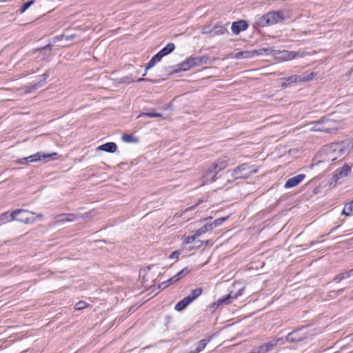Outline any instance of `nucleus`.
I'll return each mask as SVG.
<instances>
[{
	"label": "nucleus",
	"instance_id": "23",
	"mask_svg": "<svg viewBox=\"0 0 353 353\" xmlns=\"http://www.w3.org/2000/svg\"><path fill=\"white\" fill-rule=\"evenodd\" d=\"M202 289L201 288H196L191 291L190 294L187 296L191 299L192 302L196 298H198L202 293Z\"/></svg>",
	"mask_w": 353,
	"mask_h": 353
},
{
	"label": "nucleus",
	"instance_id": "33",
	"mask_svg": "<svg viewBox=\"0 0 353 353\" xmlns=\"http://www.w3.org/2000/svg\"><path fill=\"white\" fill-rule=\"evenodd\" d=\"M228 32L227 28L224 27H219L216 28L215 30L213 31L214 35H219V34H223L225 33Z\"/></svg>",
	"mask_w": 353,
	"mask_h": 353
},
{
	"label": "nucleus",
	"instance_id": "37",
	"mask_svg": "<svg viewBox=\"0 0 353 353\" xmlns=\"http://www.w3.org/2000/svg\"><path fill=\"white\" fill-rule=\"evenodd\" d=\"M34 3V0L30 1L24 3L21 8V13L24 12L28 8H29Z\"/></svg>",
	"mask_w": 353,
	"mask_h": 353
},
{
	"label": "nucleus",
	"instance_id": "21",
	"mask_svg": "<svg viewBox=\"0 0 353 353\" xmlns=\"http://www.w3.org/2000/svg\"><path fill=\"white\" fill-rule=\"evenodd\" d=\"M342 214L347 216L353 215V200L345 205Z\"/></svg>",
	"mask_w": 353,
	"mask_h": 353
},
{
	"label": "nucleus",
	"instance_id": "12",
	"mask_svg": "<svg viewBox=\"0 0 353 353\" xmlns=\"http://www.w3.org/2000/svg\"><path fill=\"white\" fill-rule=\"evenodd\" d=\"M351 171V167L348 165H345L339 170H338L336 174L333 176L334 181H338L339 179L347 176Z\"/></svg>",
	"mask_w": 353,
	"mask_h": 353
},
{
	"label": "nucleus",
	"instance_id": "41",
	"mask_svg": "<svg viewBox=\"0 0 353 353\" xmlns=\"http://www.w3.org/2000/svg\"><path fill=\"white\" fill-rule=\"evenodd\" d=\"M155 64L156 62L152 59H151V60L147 63V65L145 67V71L154 67Z\"/></svg>",
	"mask_w": 353,
	"mask_h": 353
},
{
	"label": "nucleus",
	"instance_id": "2",
	"mask_svg": "<svg viewBox=\"0 0 353 353\" xmlns=\"http://www.w3.org/2000/svg\"><path fill=\"white\" fill-rule=\"evenodd\" d=\"M228 165L227 161H217L211 165L205 172L203 179V183H208L215 181L216 174L225 169Z\"/></svg>",
	"mask_w": 353,
	"mask_h": 353
},
{
	"label": "nucleus",
	"instance_id": "10",
	"mask_svg": "<svg viewBox=\"0 0 353 353\" xmlns=\"http://www.w3.org/2000/svg\"><path fill=\"white\" fill-rule=\"evenodd\" d=\"M305 177L303 174H298L294 177L289 179L285 183V188H291L299 185Z\"/></svg>",
	"mask_w": 353,
	"mask_h": 353
},
{
	"label": "nucleus",
	"instance_id": "45",
	"mask_svg": "<svg viewBox=\"0 0 353 353\" xmlns=\"http://www.w3.org/2000/svg\"><path fill=\"white\" fill-rule=\"evenodd\" d=\"M41 86L40 84H35L33 87L34 89H37L38 88H39Z\"/></svg>",
	"mask_w": 353,
	"mask_h": 353
},
{
	"label": "nucleus",
	"instance_id": "7",
	"mask_svg": "<svg viewBox=\"0 0 353 353\" xmlns=\"http://www.w3.org/2000/svg\"><path fill=\"white\" fill-rule=\"evenodd\" d=\"M277 53L279 54L278 60L281 61H290L299 57H303V53H299L294 51L282 50L277 51Z\"/></svg>",
	"mask_w": 353,
	"mask_h": 353
},
{
	"label": "nucleus",
	"instance_id": "19",
	"mask_svg": "<svg viewBox=\"0 0 353 353\" xmlns=\"http://www.w3.org/2000/svg\"><path fill=\"white\" fill-rule=\"evenodd\" d=\"M189 270H188V268H184L181 271H180L179 272H178L176 275H174V276H172V278H170L169 280H168V282L169 283H176L178 281H179L182 276H185V275H187L188 273H189Z\"/></svg>",
	"mask_w": 353,
	"mask_h": 353
},
{
	"label": "nucleus",
	"instance_id": "5",
	"mask_svg": "<svg viewBox=\"0 0 353 353\" xmlns=\"http://www.w3.org/2000/svg\"><path fill=\"white\" fill-rule=\"evenodd\" d=\"M283 19L282 12H270L259 19V24L261 26H272L281 22Z\"/></svg>",
	"mask_w": 353,
	"mask_h": 353
},
{
	"label": "nucleus",
	"instance_id": "29",
	"mask_svg": "<svg viewBox=\"0 0 353 353\" xmlns=\"http://www.w3.org/2000/svg\"><path fill=\"white\" fill-rule=\"evenodd\" d=\"M347 278H349V275L346 271V272H343L335 276L334 278L333 279V281H334L336 283H339L342 280L347 279Z\"/></svg>",
	"mask_w": 353,
	"mask_h": 353
},
{
	"label": "nucleus",
	"instance_id": "39",
	"mask_svg": "<svg viewBox=\"0 0 353 353\" xmlns=\"http://www.w3.org/2000/svg\"><path fill=\"white\" fill-rule=\"evenodd\" d=\"M181 254V252L179 250H176L173 252L170 256L169 258L171 259L177 260Z\"/></svg>",
	"mask_w": 353,
	"mask_h": 353
},
{
	"label": "nucleus",
	"instance_id": "46",
	"mask_svg": "<svg viewBox=\"0 0 353 353\" xmlns=\"http://www.w3.org/2000/svg\"><path fill=\"white\" fill-rule=\"evenodd\" d=\"M145 81V79H143V78H140V79L137 80V81H138V82H141V81Z\"/></svg>",
	"mask_w": 353,
	"mask_h": 353
},
{
	"label": "nucleus",
	"instance_id": "1",
	"mask_svg": "<svg viewBox=\"0 0 353 353\" xmlns=\"http://www.w3.org/2000/svg\"><path fill=\"white\" fill-rule=\"evenodd\" d=\"M353 148V141L345 140L341 143H333L324 148L326 160L334 161L344 154L348 153Z\"/></svg>",
	"mask_w": 353,
	"mask_h": 353
},
{
	"label": "nucleus",
	"instance_id": "32",
	"mask_svg": "<svg viewBox=\"0 0 353 353\" xmlns=\"http://www.w3.org/2000/svg\"><path fill=\"white\" fill-rule=\"evenodd\" d=\"M226 219L227 217L219 218L214 220L213 222L210 223V224L212 225V227L214 229L216 226L221 225Z\"/></svg>",
	"mask_w": 353,
	"mask_h": 353
},
{
	"label": "nucleus",
	"instance_id": "16",
	"mask_svg": "<svg viewBox=\"0 0 353 353\" xmlns=\"http://www.w3.org/2000/svg\"><path fill=\"white\" fill-rule=\"evenodd\" d=\"M316 74L314 72H304L302 74L296 75L297 83L307 82L314 78Z\"/></svg>",
	"mask_w": 353,
	"mask_h": 353
},
{
	"label": "nucleus",
	"instance_id": "27",
	"mask_svg": "<svg viewBox=\"0 0 353 353\" xmlns=\"http://www.w3.org/2000/svg\"><path fill=\"white\" fill-rule=\"evenodd\" d=\"M323 119L319 120L317 122L313 123V126L311 128V130L314 131H321L323 132Z\"/></svg>",
	"mask_w": 353,
	"mask_h": 353
},
{
	"label": "nucleus",
	"instance_id": "13",
	"mask_svg": "<svg viewBox=\"0 0 353 353\" xmlns=\"http://www.w3.org/2000/svg\"><path fill=\"white\" fill-rule=\"evenodd\" d=\"M243 290V288H241V290H239L238 294H235L234 296L232 295V292H231L229 294H228L227 296H225L224 298L218 299L216 302V305L217 306H219L222 304H225V305L229 304L230 303L231 299H236L239 295L241 294V292Z\"/></svg>",
	"mask_w": 353,
	"mask_h": 353
},
{
	"label": "nucleus",
	"instance_id": "15",
	"mask_svg": "<svg viewBox=\"0 0 353 353\" xmlns=\"http://www.w3.org/2000/svg\"><path fill=\"white\" fill-rule=\"evenodd\" d=\"M117 149V144L113 142H109L101 145L97 148V150L104 151L106 152L113 153L116 152Z\"/></svg>",
	"mask_w": 353,
	"mask_h": 353
},
{
	"label": "nucleus",
	"instance_id": "25",
	"mask_svg": "<svg viewBox=\"0 0 353 353\" xmlns=\"http://www.w3.org/2000/svg\"><path fill=\"white\" fill-rule=\"evenodd\" d=\"M76 219L74 214H62L59 216V221H73Z\"/></svg>",
	"mask_w": 353,
	"mask_h": 353
},
{
	"label": "nucleus",
	"instance_id": "47",
	"mask_svg": "<svg viewBox=\"0 0 353 353\" xmlns=\"http://www.w3.org/2000/svg\"><path fill=\"white\" fill-rule=\"evenodd\" d=\"M350 75H353V68L350 71Z\"/></svg>",
	"mask_w": 353,
	"mask_h": 353
},
{
	"label": "nucleus",
	"instance_id": "4",
	"mask_svg": "<svg viewBox=\"0 0 353 353\" xmlns=\"http://www.w3.org/2000/svg\"><path fill=\"white\" fill-rule=\"evenodd\" d=\"M32 214H33L32 212L28 210H17L11 214H9L8 212L4 213L1 215V219L3 221L10 217V221L16 220L20 222L28 223L32 219Z\"/></svg>",
	"mask_w": 353,
	"mask_h": 353
},
{
	"label": "nucleus",
	"instance_id": "40",
	"mask_svg": "<svg viewBox=\"0 0 353 353\" xmlns=\"http://www.w3.org/2000/svg\"><path fill=\"white\" fill-rule=\"evenodd\" d=\"M163 55L159 53V52L154 55L152 59L157 63L159 62L161 59L163 58Z\"/></svg>",
	"mask_w": 353,
	"mask_h": 353
},
{
	"label": "nucleus",
	"instance_id": "11",
	"mask_svg": "<svg viewBox=\"0 0 353 353\" xmlns=\"http://www.w3.org/2000/svg\"><path fill=\"white\" fill-rule=\"evenodd\" d=\"M57 154L56 152L50 154H46L43 152H39L36 154H34L32 155H30L28 157H26V162L32 163V162H37L38 161L41 160L42 159L49 158L52 156L57 155Z\"/></svg>",
	"mask_w": 353,
	"mask_h": 353
},
{
	"label": "nucleus",
	"instance_id": "26",
	"mask_svg": "<svg viewBox=\"0 0 353 353\" xmlns=\"http://www.w3.org/2000/svg\"><path fill=\"white\" fill-rule=\"evenodd\" d=\"M212 230H213L212 225L210 223H207L197 230V235L201 236V234L205 233L206 232Z\"/></svg>",
	"mask_w": 353,
	"mask_h": 353
},
{
	"label": "nucleus",
	"instance_id": "35",
	"mask_svg": "<svg viewBox=\"0 0 353 353\" xmlns=\"http://www.w3.org/2000/svg\"><path fill=\"white\" fill-rule=\"evenodd\" d=\"M121 139L124 142L126 143H131L135 141L134 137L132 135L127 134H123Z\"/></svg>",
	"mask_w": 353,
	"mask_h": 353
},
{
	"label": "nucleus",
	"instance_id": "14",
	"mask_svg": "<svg viewBox=\"0 0 353 353\" xmlns=\"http://www.w3.org/2000/svg\"><path fill=\"white\" fill-rule=\"evenodd\" d=\"M257 54H259V52H256V50L243 51L234 54L233 57L236 59H250L257 56Z\"/></svg>",
	"mask_w": 353,
	"mask_h": 353
},
{
	"label": "nucleus",
	"instance_id": "20",
	"mask_svg": "<svg viewBox=\"0 0 353 353\" xmlns=\"http://www.w3.org/2000/svg\"><path fill=\"white\" fill-rule=\"evenodd\" d=\"M297 83L296 75H291L290 77L281 79V87L285 88L292 83Z\"/></svg>",
	"mask_w": 353,
	"mask_h": 353
},
{
	"label": "nucleus",
	"instance_id": "34",
	"mask_svg": "<svg viewBox=\"0 0 353 353\" xmlns=\"http://www.w3.org/2000/svg\"><path fill=\"white\" fill-rule=\"evenodd\" d=\"M296 334V332H292L291 333H290L288 336H287V341H290V342H295V341H299L301 340V338H296L295 337V334Z\"/></svg>",
	"mask_w": 353,
	"mask_h": 353
},
{
	"label": "nucleus",
	"instance_id": "24",
	"mask_svg": "<svg viewBox=\"0 0 353 353\" xmlns=\"http://www.w3.org/2000/svg\"><path fill=\"white\" fill-rule=\"evenodd\" d=\"M199 236H200V235H197V231H196V233L192 236H184L183 238V244L193 243L195 241V240Z\"/></svg>",
	"mask_w": 353,
	"mask_h": 353
},
{
	"label": "nucleus",
	"instance_id": "48",
	"mask_svg": "<svg viewBox=\"0 0 353 353\" xmlns=\"http://www.w3.org/2000/svg\"><path fill=\"white\" fill-rule=\"evenodd\" d=\"M202 32H203V34H205V33H208L209 32H208V31H207V30H203Z\"/></svg>",
	"mask_w": 353,
	"mask_h": 353
},
{
	"label": "nucleus",
	"instance_id": "36",
	"mask_svg": "<svg viewBox=\"0 0 353 353\" xmlns=\"http://www.w3.org/2000/svg\"><path fill=\"white\" fill-rule=\"evenodd\" d=\"M88 306V303L84 301H79L76 303L74 308L77 310H81L85 308Z\"/></svg>",
	"mask_w": 353,
	"mask_h": 353
},
{
	"label": "nucleus",
	"instance_id": "8",
	"mask_svg": "<svg viewBox=\"0 0 353 353\" xmlns=\"http://www.w3.org/2000/svg\"><path fill=\"white\" fill-rule=\"evenodd\" d=\"M323 132L331 133L337 130L340 127V124L336 121L327 119H323Z\"/></svg>",
	"mask_w": 353,
	"mask_h": 353
},
{
	"label": "nucleus",
	"instance_id": "18",
	"mask_svg": "<svg viewBox=\"0 0 353 353\" xmlns=\"http://www.w3.org/2000/svg\"><path fill=\"white\" fill-rule=\"evenodd\" d=\"M210 339H202L199 341L196 346V348L192 350L190 353H199L201 352L206 346V345L210 342Z\"/></svg>",
	"mask_w": 353,
	"mask_h": 353
},
{
	"label": "nucleus",
	"instance_id": "28",
	"mask_svg": "<svg viewBox=\"0 0 353 353\" xmlns=\"http://www.w3.org/2000/svg\"><path fill=\"white\" fill-rule=\"evenodd\" d=\"M280 339H272L265 343H264L265 346L268 348V350L270 352L272 350L275 346H276L278 342L280 341Z\"/></svg>",
	"mask_w": 353,
	"mask_h": 353
},
{
	"label": "nucleus",
	"instance_id": "43",
	"mask_svg": "<svg viewBox=\"0 0 353 353\" xmlns=\"http://www.w3.org/2000/svg\"><path fill=\"white\" fill-rule=\"evenodd\" d=\"M347 273L349 275V278L351 276H353V269L349 270V271H347Z\"/></svg>",
	"mask_w": 353,
	"mask_h": 353
},
{
	"label": "nucleus",
	"instance_id": "3",
	"mask_svg": "<svg viewBox=\"0 0 353 353\" xmlns=\"http://www.w3.org/2000/svg\"><path fill=\"white\" fill-rule=\"evenodd\" d=\"M257 170L248 163H243L232 170L228 172L234 179H245L252 174L256 173Z\"/></svg>",
	"mask_w": 353,
	"mask_h": 353
},
{
	"label": "nucleus",
	"instance_id": "44",
	"mask_svg": "<svg viewBox=\"0 0 353 353\" xmlns=\"http://www.w3.org/2000/svg\"><path fill=\"white\" fill-rule=\"evenodd\" d=\"M48 77V74L45 73V74H43V83H45L46 79H47V77Z\"/></svg>",
	"mask_w": 353,
	"mask_h": 353
},
{
	"label": "nucleus",
	"instance_id": "17",
	"mask_svg": "<svg viewBox=\"0 0 353 353\" xmlns=\"http://www.w3.org/2000/svg\"><path fill=\"white\" fill-rule=\"evenodd\" d=\"M190 303H192L191 299L186 296L176 304L174 309L176 311H181L185 308Z\"/></svg>",
	"mask_w": 353,
	"mask_h": 353
},
{
	"label": "nucleus",
	"instance_id": "42",
	"mask_svg": "<svg viewBox=\"0 0 353 353\" xmlns=\"http://www.w3.org/2000/svg\"><path fill=\"white\" fill-rule=\"evenodd\" d=\"M17 163L18 164H24V163H26V158H23V159H19L17 161Z\"/></svg>",
	"mask_w": 353,
	"mask_h": 353
},
{
	"label": "nucleus",
	"instance_id": "6",
	"mask_svg": "<svg viewBox=\"0 0 353 353\" xmlns=\"http://www.w3.org/2000/svg\"><path fill=\"white\" fill-rule=\"evenodd\" d=\"M208 59L209 58L206 56L190 57L179 64V70L186 71L191 68L200 65L202 63H206Z\"/></svg>",
	"mask_w": 353,
	"mask_h": 353
},
{
	"label": "nucleus",
	"instance_id": "30",
	"mask_svg": "<svg viewBox=\"0 0 353 353\" xmlns=\"http://www.w3.org/2000/svg\"><path fill=\"white\" fill-rule=\"evenodd\" d=\"M256 52H259V54H257V55H261L263 53L272 54L274 52H277V51L274 50L272 48H263L256 50Z\"/></svg>",
	"mask_w": 353,
	"mask_h": 353
},
{
	"label": "nucleus",
	"instance_id": "38",
	"mask_svg": "<svg viewBox=\"0 0 353 353\" xmlns=\"http://www.w3.org/2000/svg\"><path fill=\"white\" fill-rule=\"evenodd\" d=\"M255 350V353H267L269 351L268 350V348L265 346V345H262L259 347H258Z\"/></svg>",
	"mask_w": 353,
	"mask_h": 353
},
{
	"label": "nucleus",
	"instance_id": "31",
	"mask_svg": "<svg viewBox=\"0 0 353 353\" xmlns=\"http://www.w3.org/2000/svg\"><path fill=\"white\" fill-rule=\"evenodd\" d=\"M142 117H162L163 114L161 113H154V112H141L139 114L138 118Z\"/></svg>",
	"mask_w": 353,
	"mask_h": 353
},
{
	"label": "nucleus",
	"instance_id": "9",
	"mask_svg": "<svg viewBox=\"0 0 353 353\" xmlns=\"http://www.w3.org/2000/svg\"><path fill=\"white\" fill-rule=\"evenodd\" d=\"M248 27L245 20H239L232 23L231 30L234 34H239L241 31L245 30Z\"/></svg>",
	"mask_w": 353,
	"mask_h": 353
},
{
	"label": "nucleus",
	"instance_id": "22",
	"mask_svg": "<svg viewBox=\"0 0 353 353\" xmlns=\"http://www.w3.org/2000/svg\"><path fill=\"white\" fill-rule=\"evenodd\" d=\"M175 48V46L173 43H168L165 48H163L159 53L163 55V57L170 54L172 52Z\"/></svg>",
	"mask_w": 353,
	"mask_h": 353
}]
</instances>
